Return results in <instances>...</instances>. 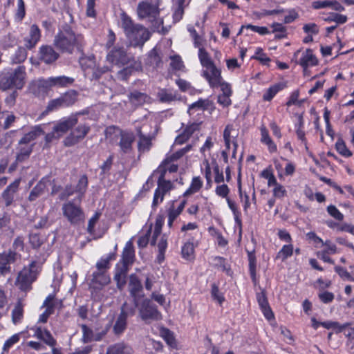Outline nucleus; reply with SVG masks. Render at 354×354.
<instances>
[{
	"label": "nucleus",
	"instance_id": "55",
	"mask_svg": "<svg viewBox=\"0 0 354 354\" xmlns=\"http://www.w3.org/2000/svg\"><path fill=\"white\" fill-rule=\"evenodd\" d=\"M173 188V184L170 180L158 181L156 191L165 195Z\"/></svg>",
	"mask_w": 354,
	"mask_h": 354
},
{
	"label": "nucleus",
	"instance_id": "37",
	"mask_svg": "<svg viewBox=\"0 0 354 354\" xmlns=\"http://www.w3.org/2000/svg\"><path fill=\"white\" fill-rule=\"evenodd\" d=\"M192 148V145H187L185 147L176 151L175 153L167 156L164 160V164H169L172 162L176 161L183 157L186 153L189 151Z\"/></svg>",
	"mask_w": 354,
	"mask_h": 354
},
{
	"label": "nucleus",
	"instance_id": "33",
	"mask_svg": "<svg viewBox=\"0 0 354 354\" xmlns=\"http://www.w3.org/2000/svg\"><path fill=\"white\" fill-rule=\"evenodd\" d=\"M64 106L68 107L73 105L78 100L79 93L74 90L70 89L60 95Z\"/></svg>",
	"mask_w": 354,
	"mask_h": 354
},
{
	"label": "nucleus",
	"instance_id": "46",
	"mask_svg": "<svg viewBox=\"0 0 354 354\" xmlns=\"http://www.w3.org/2000/svg\"><path fill=\"white\" fill-rule=\"evenodd\" d=\"M32 151V146H26L24 147H21L19 151V153L17 154L16 156V164L18 162H22L26 159H28Z\"/></svg>",
	"mask_w": 354,
	"mask_h": 354
},
{
	"label": "nucleus",
	"instance_id": "38",
	"mask_svg": "<svg viewBox=\"0 0 354 354\" xmlns=\"http://www.w3.org/2000/svg\"><path fill=\"white\" fill-rule=\"evenodd\" d=\"M141 69L140 64H135V66H129L118 71V78L121 80H127L136 71Z\"/></svg>",
	"mask_w": 354,
	"mask_h": 354
},
{
	"label": "nucleus",
	"instance_id": "25",
	"mask_svg": "<svg viewBox=\"0 0 354 354\" xmlns=\"http://www.w3.org/2000/svg\"><path fill=\"white\" fill-rule=\"evenodd\" d=\"M107 354H134V351L127 343L120 342L109 346Z\"/></svg>",
	"mask_w": 354,
	"mask_h": 354
},
{
	"label": "nucleus",
	"instance_id": "26",
	"mask_svg": "<svg viewBox=\"0 0 354 354\" xmlns=\"http://www.w3.org/2000/svg\"><path fill=\"white\" fill-rule=\"evenodd\" d=\"M41 37L40 30L37 26L33 24L31 26L29 36L25 38V46L28 49L33 48Z\"/></svg>",
	"mask_w": 354,
	"mask_h": 354
},
{
	"label": "nucleus",
	"instance_id": "64",
	"mask_svg": "<svg viewBox=\"0 0 354 354\" xmlns=\"http://www.w3.org/2000/svg\"><path fill=\"white\" fill-rule=\"evenodd\" d=\"M335 272L339 275L340 277L346 279L348 281H353L354 278L351 276V274L347 272V270L340 266L335 267Z\"/></svg>",
	"mask_w": 354,
	"mask_h": 354
},
{
	"label": "nucleus",
	"instance_id": "3",
	"mask_svg": "<svg viewBox=\"0 0 354 354\" xmlns=\"http://www.w3.org/2000/svg\"><path fill=\"white\" fill-rule=\"evenodd\" d=\"M137 14L140 19H146L151 24V28L158 30L163 24V20L160 17V9L157 3L148 1H141L137 8Z\"/></svg>",
	"mask_w": 354,
	"mask_h": 354
},
{
	"label": "nucleus",
	"instance_id": "18",
	"mask_svg": "<svg viewBox=\"0 0 354 354\" xmlns=\"http://www.w3.org/2000/svg\"><path fill=\"white\" fill-rule=\"evenodd\" d=\"M78 122V119L77 118V115H71L67 118H64V120L59 122L56 124L53 129L54 131L59 135L60 138L65 133H66L70 129L74 127Z\"/></svg>",
	"mask_w": 354,
	"mask_h": 354
},
{
	"label": "nucleus",
	"instance_id": "62",
	"mask_svg": "<svg viewBox=\"0 0 354 354\" xmlns=\"http://www.w3.org/2000/svg\"><path fill=\"white\" fill-rule=\"evenodd\" d=\"M327 212L332 217L337 221H342L344 219V215L335 205H330L328 206Z\"/></svg>",
	"mask_w": 354,
	"mask_h": 354
},
{
	"label": "nucleus",
	"instance_id": "39",
	"mask_svg": "<svg viewBox=\"0 0 354 354\" xmlns=\"http://www.w3.org/2000/svg\"><path fill=\"white\" fill-rule=\"evenodd\" d=\"M149 98V97L147 94L139 92L138 91H134L129 95L130 102L136 106L142 104Z\"/></svg>",
	"mask_w": 354,
	"mask_h": 354
},
{
	"label": "nucleus",
	"instance_id": "7",
	"mask_svg": "<svg viewBox=\"0 0 354 354\" xmlns=\"http://www.w3.org/2000/svg\"><path fill=\"white\" fill-rule=\"evenodd\" d=\"M118 133L120 141L118 145L120 151L123 153H130L132 151L133 143L135 141V136L133 132L123 131L115 127H109L105 131L106 137L109 138L112 133Z\"/></svg>",
	"mask_w": 354,
	"mask_h": 354
},
{
	"label": "nucleus",
	"instance_id": "47",
	"mask_svg": "<svg viewBox=\"0 0 354 354\" xmlns=\"http://www.w3.org/2000/svg\"><path fill=\"white\" fill-rule=\"evenodd\" d=\"M293 253V246L291 244L285 245L277 253L276 259H281L282 261H284L288 257H291Z\"/></svg>",
	"mask_w": 354,
	"mask_h": 354
},
{
	"label": "nucleus",
	"instance_id": "54",
	"mask_svg": "<svg viewBox=\"0 0 354 354\" xmlns=\"http://www.w3.org/2000/svg\"><path fill=\"white\" fill-rule=\"evenodd\" d=\"M148 59L150 64L156 67H158L161 63V57L156 48L149 52Z\"/></svg>",
	"mask_w": 354,
	"mask_h": 354
},
{
	"label": "nucleus",
	"instance_id": "20",
	"mask_svg": "<svg viewBox=\"0 0 354 354\" xmlns=\"http://www.w3.org/2000/svg\"><path fill=\"white\" fill-rule=\"evenodd\" d=\"M129 290L130 295L133 297V301L137 306L139 294L142 290V285L138 277L134 274L129 276Z\"/></svg>",
	"mask_w": 354,
	"mask_h": 354
},
{
	"label": "nucleus",
	"instance_id": "51",
	"mask_svg": "<svg viewBox=\"0 0 354 354\" xmlns=\"http://www.w3.org/2000/svg\"><path fill=\"white\" fill-rule=\"evenodd\" d=\"M65 107L64 106L62 100L59 96L57 98L51 100L48 102V105L46 108L45 113H49L55 110L59 109V108Z\"/></svg>",
	"mask_w": 354,
	"mask_h": 354
},
{
	"label": "nucleus",
	"instance_id": "21",
	"mask_svg": "<svg viewBox=\"0 0 354 354\" xmlns=\"http://www.w3.org/2000/svg\"><path fill=\"white\" fill-rule=\"evenodd\" d=\"M135 261V250L133 243L131 241H129L126 243V245L123 249L122 259L118 262L122 265L131 267Z\"/></svg>",
	"mask_w": 354,
	"mask_h": 354
},
{
	"label": "nucleus",
	"instance_id": "48",
	"mask_svg": "<svg viewBox=\"0 0 354 354\" xmlns=\"http://www.w3.org/2000/svg\"><path fill=\"white\" fill-rule=\"evenodd\" d=\"M283 86L280 84H274L270 86L263 94V99L265 101H270L274 96L281 89Z\"/></svg>",
	"mask_w": 354,
	"mask_h": 354
},
{
	"label": "nucleus",
	"instance_id": "31",
	"mask_svg": "<svg viewBox=\"0 0 354 354\" xmlns=\"http://www.w3.org/2000/svg\"><path fill=\"white\" fill-rule=\"evenodd\" d=\"M44 132L39 126L34 127L30 131L26 133L19 141V145L28 144L36 139L38 136L44 134Z\"/></svg>",
	"mask_w": 354,
	"mask_h": 354
},
{
	"label": "nucleus",
	"instance_id": "35",
	"mask_svg": "<svg viewBox=\"0 0 354 354\" xmlns=\"http://www.w3.org/2000/svg\"><path fill=\"white\" fill-rule=\"evenodd\" d=\"M46 187V183L44 179H41L31 190L28 198V201H35L38 197L44 194Z\"/></svg>",
	"mask_w": 354,
	"mask_h": 354
},
{
	"label": "nucleus",
	"instance_id": "10",
	"mask_svg": "<svg viewBox=\"0 0 354 354\" xmlns=\"http://www.w3.org/2000/svg\"><path fill=\"white\" fill-rule=\"evenodd\" d=\"M91 128L88 124H80L65 138L64 145L72 147L82 141L88 133Z\"/></svg>",
	"mask_w": 354,
	"mask_h": 354
},
{
	"label": "nucleus",
	"instance_id": "19",
	"mask_svg": "<svg viewBox=\"0 0 354 354\" xmlns=\"http://www.w3.org/2000/svg\"><path fill=\"white\" fill-rule=\"evenodd\" d=\"M59 57V53L51 46L43 45L39 48V59L47 64L55 62Z\"/></svg>",
	"mask_w": 354,
	"mask_h": 354
},
{
	"label": "nucleus",
	"instance_id": "43",
	"mask_svg": "<svg viewBox=\"0 0 354 354\" xmlns=\"http://www.w3.org/2000/svg\"><path fill=\"white\" fill-rule=\"evenodd\" d=\"M27 58V51L25 48L19 47L11 57L12 64H21Z\"/></svg>",
	"mask_w": 354,
	"mask_h": 354
},
{
	"label": "nucleus",
	"instance_id": "5",
	"mask_svg": "<svg viewBox=\"0 0 354 354\" xmlns=\"http://www.w3.org/2000/svg\"><path fill=\"white\" fill-rule=\"evenodd\" d=\"M26 68L24 66H19L12 73H7L0 78V89L7 91L8 89H21L25 84Z\"/></svg>",
	"mask_w": 354,
	"mask_h": 354
},
{
	"label": "nucleus",
	"instance_id": "61",
	"mask_svg": "<svg viewBox=\"0 0 354 354\" xmlns=\"http://www.w3.org/2000/svg\"><path fill=\"white\" fill-rule=\"evenodd\" d=\"M322 326L327 329L330 328H335L338 330V332H342L343 329H344L346 327L350 325V324L346 323L342 326H340L339 323L335 322H322Z\"/></svg>",
	"mask_w": 354,
	"mask_h": 354
},
{
	"label": "nucleus",
	"instance_id": "23",
	"mask_svg": "<svg viewBox=\"0 0 354 354\" xmlns=\"http://www.w3.org/2000/svg\"><path fill=\"white\" fill-rule=\"evenodd\" d=\"M51 88H66L73 84L75 79L71 77L60 75L48 77Z\"/></svg>",
	"mask_w": 354,
	"mask_h": 354
},
{
	"label": "nucleus",
	"instance_id": "8",
	"mask_svg": "<svg viewBox=\"0 0 354 354\" xmlns=\"http://www.w3.org/2000/svg\"><path fill=\"white\" fill-rule=\"evenodd\" d=\"M20 258L21 255L11 249L0 253V276L4 277L10 273V265Z\"/></svg>",
	"mask_w": 354,
	"mask_h": 354
},
{
	"label": "nucleus",
	"instance_id": "14",
	"mask_svg": "<svg viewBox=\"0 0 354 354\" xmlns=\"http://www.w3.org/2000/svg\"><path fill=\"white\" fill-rule=\"evenodd\" d=\"M129 57L122 47H114L106 55V60L113 64L124 65L129 62Z\"/></svg>",
	"mask_w": 354,
	"mask_h": 354
},
{
	"label": "nucleus",
	"instance_id": "15",
	"mask_svg": "<svg viewBox=\"0 0 354 354\" xmlns=\"http://www.w3.org/2000/svg\"><path fill=\"white\" fill-rule=\"evenodd\" d=\"M21 179L17 178L10 183L1 194V198L6 207L10 206L15 201V196L19 190Z\"/></svg>",
	"mask_w": 354,
	"mask_h": 354
},
{
	"label": "nucleus",
	"instance_id": "4",
	"mask_svg": "<svg viewBox=\"0 0 354 354\" xmlns=\"http://www.w3.org/2000/svg\"><path fill=\"white\" fill-rule=\"evenodd\" d=\"M39 270L37 263L32 261L28 266H25L17 274L15 284L23 292L32 289V283L37 279Z\"/></svg>",
	"mask_w": 354,
	"mask_h": 354
},
{
	"label": "nucleus",
	"instance_id": "6",
	"mask_svg": "<svg viewBox=\"0 0 354 354\" xmlns=\"http://www.w3.org/2000/svg\"><path fill=\"white\" fill-rule=\"evenodd\" d=\"M81 203L76 201H68L62 207L63 216L72 225H77L84 222L85 214L81 207Z\"/></svg>",
	"mask_w": 354,
	"mask_h": 354
},
{
	"label": "nucleus",
	"instance_id": "58",
	"mask_svg": "<svg viewBox=\"0 0 354 354\" xmlns=\"http://www.w3.org/2000/svg\"><path fill=\"white\" fill-rule=\"evenodd\" d=\"M273 28V32H275V38L281 39L286 37V28L281 24L279 23H274L272 25Z\"/></svg>",
	"mask_w": 354,
	"mask_h": 354
},
{
	"label": "nucleus",
	"instance_id": "45",
	"mask_svg": "<svg viewBox=\"0 0 354 354\" xmlns=\"http://www.w3.org/2000/svg\"><path fill=\"white\" fill-rule=\"evenodd\" d=\"M80 64L84 71L93 69L95 67V61L94 56L82 57L80 58Z\"/></svg>",
	"mask_w": 354,
	"mask_h": 354
},
{
	"label": "nucleus",
	"instance_id": "1",
	"mask_svg": "<svg viewBox=\"0 0 354 354\" xmlns=\"http://www.w3.org/2000/svg\"><path fill=\"white\" fill-rule=\"evenodd\" d=\"M62 21L53 39L55 47L63 53L72 54L75 50L82 51L85 44L84 36L75 30L73 17L71 12L68 0H61Z\"/></svg>",
	"mask_w": 354,
	"mask_h": 354
},
{
	"label": "nucleus",
	"instance_id": "60",
	"mask_svg": "<svg viewBox=\"0 0 354 354\" xmlns=\"http://www.w3.org/2000/svg\"><path fill=\"white\" fill-rule=\"evenodd\" d=\"M74 194H76L75 187H73L72 185H67L65 186L64 190L60 194L59 198L60 200L63 201L67 199Z\"/></svg>",
	"mask_w": 354,
	"mask_h": 354
},
{
	"label": "nucleus",
	"instance_id": "30",
	"mask_svg": "<svg viewBox=\"0 0 354 354\" xmlns=\"http://www.w3.org/2000/svg\"><path fill=\"white\" fill-rule=\"evenodd\" d=\"M116 258V253L115 252H111L106 257L101 258L95 265L96 270L109 272V270L111 268V261L115 260Z\"/></svg>",
	"mask_w": 354,
	"mask_h": 354
},
{
	"label": "nucleus",
	"instance_id": "44",
	"mask_svg": "<svg viewBox=\"0 0 354 354\" xmlns=\"http://www.w3.org/2000/svg\"><path fill=\"white\" fill-rule=\"evenodd\" d=\"M249 271L252 281L256 283V257L254 252H248Z\"/></svg>",
	"mask_w": 354,
	"mask_h": 354
},
{
	"label": "nucleus",
	"instance_id": "59",
	"mask_svg": "<svg viewBox=\"0 0 354 354\" xmlns=\"http://www.w3.org/2000/svg\"><path fill=\"white\" fill-rule=\"evenodd\" d=\"M29 242L33 248H39L43 244L44 240L39 234H31L29 236Z\"/></svg>",
	"mask_w": 354,
	"mask_h": 354
},
{
	"label": "nucleus",
	"instance_id": "13",
	"mask_svg": "<svg viewBox=\"0 0 354 354\" xmlns=\"http://www.w3.org/2000/svg\"><path fill=\"white\" fill-rule=\"evenodd\" d=\"M51 89L48 78L38 79L32 81L29 85L30 92L38 97H45Z\"/></svg>",
	"mask_w": 354,
	"mask_h": 354
},
{
	"label": "nucleus",
	"instance_id": "28",
	"mask_svg": "<svg viewBox=\"0 0 354 354\" xmlns=\"http://www.w3.org/2000/svg\"><path fill=\"white\" fill-rule=\"evenodd\" d=\"M88 184V180L87 176L86 174L81 176L77 185L75 186L77 194V196L75 198L77 201L82 202L86 192Z\"/></svg>",
	"mask_w": 354,
	"mask_h": 354
},
{
	"label": "nucleus",
	"instance_id": "11",
	"mask_svg": "<svg viewBox=\"0 0 354 354\" xmlns=\"http://www.w3.org/2000/svg\"><path fill=\"white\" fill-rule=\"evenodd\" d=\"M111 326V322H109L108 324L105 326L101 330L98 331L97 329H95V332L94 333L91 328L88 327L86 324H82L81 328L82 330V340L84 343L91 342L93 341H100L103 339L104 337L107 334Z\"/></svg>",
	"mask_w": 354,
	"mask_h": 354
},
{
	"label": "nucleus",
	"instance_id": "41",
	"mask_svg": "<svg viewBox=\"0 0 354 354\" xmlns=\"http://www.w3.org/2000/svg\"><path fill=\"white\" fill-rule=\"evenodd\" d=\"M203 186V182L199 176L194 177L189 189L183 194L184 196H187L198 192Z\"/></svg>",
	"mask_w": 354,
	"mask_h": 354
},
{
	"label": "nucleus",
	"instance_id": "40",
	"mask_svg": "<svg viewBox=\"0 0 354 354\" xmlns=\"http://www.w3.org/2000/svg\"><path fill=\"white\" fill-rule=\"evenodd\" d=\"M194 247L192 242H187L182 248L181 254L183 258L187 261H191L194 258Z\"/></svg>",
	"mask_w": 354,
	"mask_h": 354
},
{
	"label": "nucleus",
	"instance_id": "52",
	"mask_svg": "<svg viewBox=\"0 0 354 354\" xmlns=\"http://www.w3.org/2000/svg\"><path fill=\"white\" fill-rule=\"evenodd\" d=\"M211 105V102L207 99H199L198 101L194 102L189 106L188 111L189 112L192 109H198L202 110H206Z\"/></svg>",
	"mask_w": 354,
	"mask_h": 354
},
{
	"label": "nucleus",
	"instance_id": "27",
	"mask_svg": "<svg viewBox=\"0 0 354 354\" xmlns=\"http://www.w3.org/2000/svg\"><path fill=\"white\" fill-rule=\"evenodd\" d=\"M127 328V319L123 313H120L115 318L113 326V333L117 337H120Z\"/></svg>",
	"mask_w": 354,
	"mask_h": 354
},
{
	"label": "nucleus",
	"instance_id": "36",
	"mask_svg": "<svg viewBox=\"0 0 354 354\" xmlns=\"http://www.w3.org/2000/svg\"><path fill=\"white\" fill-rule=\"evenodd\" d=\"M138 151L140 152L148 151L150 149L152 145L151 138L143 135L140 130L138 131Z\"/></svg>",
	"mask_w": 354,
	"mask_h": 354
},
{
	"label": "nucleus",
	"instance_id": "53",
	"mask_svg": "<svg viewBox=\"0 0 354 354\" xmlns=\"http://www.w3.org/2000/svg\"><path fill=\"white\" fill-rule=\"evenodd\" d=\"M324 21L328 22L334 21L337 24H343L346 22L347 17L344 15L332 12L328 17L324 19Z\"/></svg>",
	"mask_w": 354,
	"mask_h": 354
},
{
	"label": "nucleus",
	"instance_id": "9",
	"mask_svg": "<svg viewBox=\"0 0 354 354\" xmlns=\"http://www.w3.org/2000/svg\"><path fill=\"white\" fill-rule=\"evenodd\" d=\"M139 313L142 320H160L162 318L161 313L158 310L157 307L153 302L145 299L142 301Z\"/></svg>",
	"mask_w": 354,
	"mask_h": 354
},
{
	"label": "nucleus",
	"instance_id": "32",
	"mask_svg": "<svg viewBox=\"0 0 354 354\" xmlns=\"http://www.w3.org/2000/svg\"><path fill=\"white\" fill-rule=\"evenodd\" d=\"M261 131V142L266 145L268 147V150L270 153L277 151V145L274 143L272 138L269 136L268 130L264 125H262L260 128Z\"/></svg>",
	"mask_w": 354,
	"mask_h": 354
},
{
	"label": "nucleus",
	"instance_id": "24",
	"mask_svg": "<svg viewBox=\"0 0 354 354\" xmlns=\"http://www.w3.org/2000/svg\"><path fill=\"white\" fill-rule=\"evenodd\" d=\"M257 299L266 318L268 320L272 319L274 317V314L269 306L264 290L257 294Z\"/></svg>",
	"mask_w": 354,
	"mask_h": 354
},
{
	"label": "nucleus",
	"instance_id": "29",
	"mask_svg": "<svg viewBox=\"0 0 354 354\" xmlns=\"http://www.w3.org/2000/svg\"><path fill=\"white\" fill-rule=\"evenodd\" d=\"M317 59L313 54L311 49H307L302 55L299 59V64L303 67L305 71L310 66H315L317 64Z\"/></svg>",
	"mask_w": 354,
	"mask_h": 354
},
{
	"label": "nucleus",
	"instance_id": "2",
	"mask_svg": "<svg viewBox=\"0 0 354 354\" xmlns=\"http://www.w3.org/2000/svg\"><path fill=\"white\" fill-rule=\"evenodd\" d=\"M121 26L133 46H142L149 39L151 33L142 25L135 24L125 12L121 14Z\"/></svg>",
	"mask_w": 354,
	"mask_h": 354
},
{
	"label": "nucleus",
	"instance_id": "63",
	"mask_svg": "<svg viewBox=\"0 0 354 354\" xmlns=\"http://www.w3.org/2000/svg\"><path fill=\"white\" fill-rule=\"evenodd\" d=\"M211 295L214 299L216 300L219 304H222L224 301V297L219 292L218 287L216 283L212 284Z\"/></svg>",
	"mask_w": 354,
	"mask_h": 354
},
{
	"label": "nucleus",
	"instance_id": "12",
	"mask_svg": "<svg viewBox=\"0 0 354 354\" xmlns=\"http://www.w3.org/2000/svg\"><path fill=\"white\" fill-rule=\"evenodd\" d=\"M201 75L207 81L209 86L212 88H218L223 80L221 71L215 64L204 68L202 70Z\"/></svg>",
	"mask_w": 354,
	"mask_h": 354
},
{
	"label": "nucleus",
	"instance_id": "34",
	"mask_svg": "<svg viewBox=\"0 0 354 354\" xmlns=\"http://www.w3.org/2000/svg\"><path fill=\"white\" fill-rule=\"evenodd\" d=\"M157 95L162 103H170L178 100L176 92L166 88L160 89Z\"/></svg>",
	"mask_w": 354,
	"mask_h": 354
},
{
	"label": "nucleus",
	"instance_id": "56",
	"mask_svg": "<svg viewBox=\"0 0 354 354\" xmlns=\"http://www.w3.org/2000/svg\"><path fill=\"white\" fill-rule=\"evenodd\" d=\"M162 336L169 346L172 348L176 347V339L173 333L169 329H164L162 331Z\"/></svg>",
	"mask_w": 354,
	"mask_h": 354
},
{
	"label": "nucleus",
	"instance_id": "17",
	"mask_svg": "<svg viewBox=\"0 0 354 354\" xmlns=\"http://www.w3.org/2000/svg\"><path fill=\"white\" fill-rule=\"evenodd\" d=\"M130 267L118 263L115 266L114 280L116 282L117 288L122 290L127 283V277Z\"/></svg>",
	"mask_w": 354,
	"mask_h": 354
},
{
	"label": "nucleus",
	"instance_id": "50",
	"mask_svg": "<svg viewBox=\"0 0 354 354\" xmlns=\"http://www.w3.org/2000/svg\"><path fill=\"white\" fill-rule=\"evenodd\" d=\"M335 149L342 156L344 157H351V151L347 148L344 141L339 138L335 143Z\"/></svg>",
	"mask_w": 354,
	"mask_h": 354
},
{
	"label": "nucleus",
	"instance_id": "42",
	"mask_svg": "<svg viewBox=\"0 0 354 354\" xmlns=\"http://www.w3.org/2000/svg\"><path fill=\"white\" fill-rule=\"evenodd\" d=\"M198 58L203 68L214 64L208 53L203 47L199 48Z\"/></svg>",
	"mask_w": 354,
	"mask_h": 354
},
{
	"label": "nucleus",
	"instance_id": "22",
	"mask_svg": "<svg viewBox=\"0 0 354 354\" xmlns=\"http://www.w3.org/2000/svg\"><path fill=\"white\" fill-rule=\"evenodd\" d=\"M42 307H45V311L39 316V322L46 323L50 315L54 313L55 307V295H49L44 300Z\"/></svg>",
	"mask_w": 354,
	"mask_h": 354
},
{
	"label": "nucleus",
	"instance_id": "57",
	"mask_svg": "<svg viewBox=\"0 0 354 354\" xmlns=\"http://www.w3.org/2000/svg\"><path fill=\"white\" fill-rule=\"evenodd\" d=\"M138 306V304L136 306V304L133 302V306H130L127 302H124L120 308V313H123L125 315V317L127 319L129 315H134L136 312V308Z\"/></svg>",
	"mask_w": 354,
	"mask_h": 354
},
{
	"label": "nucleus",
	"instance_id": "49",
	"mask_svg": "<svg viewBox=\"0 0 354 354\" xmlns=\"http://www.w3.org/2000/svg\"><path fill=\"white\" fill-rule=\"evenodd\" d=\"M24 309L21 301H18L12 312V319L15 324L20 322L23 317Z\"/></svg>",
	"mask_w": 354,
	"mask_h": 354
},
{
	"label": "nucleus",
	"instance_id": "16",
	"mask_svg": "<svg viewBox=\"0 0 354 354\" xmlns=\"http://www.w3.org/2000/svg\"><path fill=\"white\" fill-rule=\"evenodd\" d=\"M111 282V277L109 272L95 271L91 275L90 286L94 289H101L103 286Z\"/></svg>",
	"mask_w": 354,
	"mask_h": 354
}]
</instances>
